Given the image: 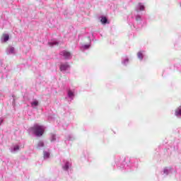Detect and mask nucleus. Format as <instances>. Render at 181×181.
<instances>
[{"instance_id":"3","label":"nucleus","mask_w":181,"mask_h":181,"mask_svg":"<svg viewBox=\"0 0 181 181\" xmlns=\"http://www.w3.org/2000/svg\"><path fill=\"white\" fill-rule=\"evenodd\" d=\"M62 54L65 59H71V54L69 52L64 51Z\"/></svg>"},{"instance_id":"5","label":"nucleus","mask_w":181,"mask_h":181,"mask_svg":"<svg viewBox=\"0 0 181 181\" xmlns=\"http://www.w3.org/2000/svg\"><path fill=\"white\" fill-rule=\"evenodd\" d=\"M175 115L177 117H179V115H181V106H180L176 110H175Z\"/></svg>"},{"instance_id":"17","label":"nucleus","mask_w":181,"mask_h":181,"mask_svg":"<svg viewBox=\"0 0 181 181\" xmlns=\"http://www.w3.org/2000/svg\"><path fill=\"white\" fill-rule=\"evenodd\" d=\"M53 139H54V141L56 139L54 138V136H53Z\"/></svg>"},{"instance_id":"10","label":"nucleus","mask_w":181,"mask_h":181,"mask_svg":"<svg viewBox=\"0 0 181 181\" xmlns=\"http://www.w3.org/2000/svg\"><path fill=\"white\" fill-rule=\"evenodd\" d=\"M49 46H54V45H58L56 42H49Z\"/></svg>"},{"instance_id":"2","label":"nucleus","mask_w":181,"mask_h":181,"mask_svg":"<svg viewBox=\"0 0 181 181\" xmlns=\"http://www.w3.org/2000/svg\"><path fill=\"white\" fill-rule=\"evenodd\" d=\"M69 69H70L69 63L62 64L59 67L61 71H66V70H69Z\"/></svg>"},{"instance_id":"8","label":"nucleus","mask_w":181,"mask_h":181,"mask_svg":"<svg viewBox=\"0 0 181 181\" xmlns=\"http://www.w3.org/2000/svg\"><path fill=\"white\" fill-rule=\"evenodd\" d=\"M137 56L141 60L144 59V54H142V52H138Z\"/></svg>"},{"instance_id":"14","label":"nucleus","mask_w":181,"mask_h":181,"mask_svg":"<svg viewBox=\"0 0 181 181\" xmlns=\"http://www.w3.org/2000/svg\"><path fill=\"white\" fill-rule=\"evenodd\" d=\"M13 52H15V48L13 47H11L10 48V53H13Z\"/></svg>"},{"instance_id":"11","label":"nucleus","mask_w":181,"mask_h":181,"mask_svg":"<svg viewBox=\"0 0 181 181\" xmlns=\"http://www.w3.org/2000/svg\"><path fill=\"white\" fill-rule=\"evenodd\" d=\"M68 95H69V97H73V95H74L73 92H71V90H69V91L68 92Z\"/></svg>"},{"instance_id":"6","label":"nucleus","mask_w":181,"mask_h":181,"mask_svg":"<svg viewBox=\"0 0 181 181\" xmlns=\"http://www.w3.org/2000/svg\"><path fill=\"white\" fill-rule=\"evenodd\" d=\"M32 107H37L39 105V102L35 100L31 103Z\"/></svg>"},{"instance_id":"15","label":"nucleus","mask_w":181,"mask_h":181,"mask_svg":"<svg viewBox=\"0 0 181 181\" xmlns=\"http://www.w3.org/2000/svg\"><path fill=\"white\" fill-rule=\"evenodd\" d=\"M14 151H19V146H16L14 147Z\"/></svg>"},{"instance_id":"13","label":"nucleus","mask_w":181,"mask_h":181,"mask_svg":"<svg viewBox=\"0 0 181 181\" xmlns=\"http://www.w3.org/2000/svg\"><path fill=\"white\" fill-rule=\"evenodd\" d=\"M49 156H50V154H49V153L45 152V153H44L45 158H49Z\"/></svg>"},{"instance_id":"4","label":"nucleus","mask_w":181,"mask_h":181,"mask_svg":"<svg viewBox=\"0 0 181 181\" xmlns=\"http://www.w3.org/2000/svg\"><path fill=\"white\" fill-rule=\"evenodd\" d=\"M100 22L103 24L105 25V23H108V20L107 19V17H102Z\"/></svg>"},{"instance_id":"1","label":"nucleus","mask_w":181,"mask_h":181,"mask_svg":"<svg viewBox=\"0 0 181 181\" xmlns=\"http://www.w3.org/2000/svg\"><path fill=\"white\" fill-rule=\"evenodd\" d=\"M30 129L36 136H42L45 134V127L43 126L35 124Z\"/></svg>"},{"instance_id":"7","label":"nucleus","mask_w":181,"mask_h":181,"mask_svg":"<svg viewBox=\"0 0 181 181\" xmlns=\"http://www.w3.org/2000/svg\"><path fill=\"white\" fill-rule=\"evenodd\" d=\"M4 42H8L9 40V35L7 34H5L4 35Z\"/></svg>"},{"instance_id":"9","label":"nucleus","mask_w":181,"mask_h":181,"mask_svg":"<svg viewBox=\"0 0 181 181\" xmlns=\"http://www.w3.org/2000/svg\"><path fill=\"white\" fill-rule=\"evenodd\" d=\"M139 5L140 11H144V9H145V7L144 6V5H142V4H139Z\"/></svg>"},{"instance_id":"16","label":"nucleus","mask_w":181,"mask_h":181,"mask_svg":"<svg viewBox=\"0 0 181 181\" xmlns=\"http://www.w3.org/2000/svg\"><path fill=\"white\" fill-rule=\"evenodd\" d=\"M64 169H65V170H67L69 169V165L66 164L65 166L64 167Z\"/></svg>"},{"instance_id":"12","label":"nucleus","mask_w":181,"mask_h":181,"mask_svg":"<svg viewBox=\"0 0 181 181\" xmlns=\"http://www.w3.org/2000/svg\"><path fill=\"white\" fill-rule=\"evenodd\" d=\"M38 146H45V143H43V141H40L38 143Z\"/></svg>"}]
</instances>
